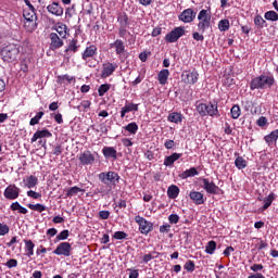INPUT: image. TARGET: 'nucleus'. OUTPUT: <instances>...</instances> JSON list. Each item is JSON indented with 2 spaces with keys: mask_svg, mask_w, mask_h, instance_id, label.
Listing matches in <instances>:
<instances>
[{
  "mask_svg": "<svg viewBox=\"0 0 278 278\" xmlns=\"http://www.w3.org/2000/svg\"><path fill=\"white\" fill-rule=\"evenodd\" d=\"M189 198L194 203V205H203V203H205V198L203 193L199 191H191Z\"/></svg>",
  "mask_w": 278,
  "mask_h": 278,
  "instance_id": "6ab92c4d",
  "label": "nucleus"
},
{
  "mask_svg": "<svg viewBox=\"0 0 278 278\" xmlns=\"http://www.w3.org/2000/svg\"><path fill=\"white\" fill-rule=\"evenodd\" d=\"M78 160L83 166H92V164H94L96 159L90 150H86L79 153Z\"/></svg>",
  "mask_w": 278,
  "mask_h": 278,
  "instance_id": "9d476101",
  "label": "nucleus"
},
{
  "mask_svg": "<svg viewBox=\"0 0 278 278\" xmlns=\"http://www.w3.org/2000/svg\"><path fill=\"white\" fill-rule=\"evenodd\" d=\"M27 207L29 210H33L34 212H39V213H42L47 210V206L38 203V204H27Z\"/></svg>",
  "mask_w": 278,
  "mask_h": 278,
  "instance_id": "79ce46f5",
  "label": "nucleus"
},
{
  "mask_svg": "<svg viewBox=\"0 0 278 278\" xmlns=\"http://www.w3.org/2000/svg\"><path fill=\"white\" fill-rule=\"evenodd\" d=\"M113 238L114 240H126L127 233L125 231H115Z\"/></svg>",
  "mask_w": 278,
  "mask_h": 278,
  "instance_id": "3c124183",
  "label": "nucleus"
},
{
  "mask_svg": "<svg viewBox=\"0 0 278 278\" xmlns=\"http://www.w3.org/2000/svg\"><path fill=\"white\" fill-rule=\"evenodd\" d=\"M72 81H75V77L71 75L59 76L60 84H72Z\"/></svg>",
  "mask_w": 278,
  "mask_h": 278,
  "instance_id": "a18cd8bd",
  "label": "nucleus"
},
{
  "mask_svg": "<svg viewBox=\"0 0 278 278\" xmlns=\"http://www.w3.org/2000/svg\"><path fill=\"white\" fill-rule=\"evenodd\" d=\"M192 38H193V40H197L198 42H203V40H205V37L202 34L197 33V31L192 34Z\"/></svg>",
  "mask_w": 278,
  "mask_h": 278,
  "instance_id": "13d9d810",
  "label": "nucleus"
},
{
  "mask_svg": "<svg viewBox=\"0 0 278 278\" xmlns=\"http://www.w3.org/2000/svg\"><path fill=\"white\" fill-rule=\"evenodd\" d=\"M51 136L53 135L47 129L37 130L30 139V142H36L37 140H40V138H51Z\"/></svg>",
  "mask_w": 278,
  "mask_h": 278,
  "instance_id": "4be33fe9",
  "label": "nucleus"
},
{
  "mask_svg": "<svg viewBox=\"0 0 278 278\" xmlns=\"http://www.w3.org/2000/svg\"><path fill=\"white\" fill-rule=\"evenodd\" d=\"M168 220H169L170 225H177V223H179V215L172 214L168 216Z\"/></svg>",
  "mask_w": 278,
  "mask_h": 278,
  "instance_id": "4d7b16f0",
  "label": "nucleus"
},
{
  "mask_svg": "<svg viewBox=\"0 0 278 278\" xmlns=\"http://www.w3.org/2000/svg\"><path fill=\"white\" fill-rule=\"evenodd\" d=\"M98 53V48L94 45H90L89 47H87L85 49V51L81 54V58L84 60V62H88V60H90V58H94Z\"/></svg>",
  "mask_w": 278,
  "mask_h": 278,
  "instance_id": "dca6fc26",
  "label": "nucleus"
},
{
  "mask_svg": "<svg viewBox=\"0 0 278 278\" xmlns=\"http://www.w3.org/2000/svg\"><path fill=\"white\" fill-rule=\"evenodd\" d=\"M231 118L237 119L240 118V114H242V111L240 110V105L235 104L230 110Z\"/></svg>",
  "mask_w": 278,
  "mask_h": 278,
  "instance_id": "4c0bfd02",
  "label": "nucleus"
},
{
  "mask_svg": "<svg viewBox=\"0 0 278 278\" xmlns=\"http://www.w3.org/2000/svg\"><path fill=\"white\" fill-rule=\"evenodd\" d=\"M54 255H63L64 257H71L73 253V245L70 242H61L53 251Z\"/></svg>",
  "mask_w": 278,
  "mask_h": 278,
  "instance_id": "1a4fd4ad",
  "label": "nucleus"
},
{
  "mask_svg": "<svg viewBox=\"0 0 278 278\" xmlns=\"http://www.w3.org/2000/svg\"><path fill=\"white\" fill-rule=\"evenodd\" d=\"M169 76H170V72L168 70H162L159 73L157 79L161 86H166V83L168 81Z\"/></svg>",
  "mask_w": 278,
  "mask_h": 278,
  "instance_id": "bb28decb",
  "label": "nucleus"
},
{
  "mask_svg": "<svg viewBox=\"0 0 278 278\" xmlns=\"http://www.w3.org/2000/svg\"><path fill=\"white\" fill-rule=\"evenodd\" d=\"M129 112H138V104L126 101L121 110V118H124Z\"/></svg>",
  "mask_w": 278,
  "mask_h": 278,
  "instance_id": "a211bd4d",
  "label": "nucleus"
},
{
  "mask_svg": "<svg viewBox=\"0 0 278 278\" xmlns=\"http://www.w3.org/2000/svg\"><path fill=\"white\" fill-rule=\"evenodd\" d=\"M117 22L119 23V27H129V16L126 13L119 14Z\"/></svg>",
  "mask_w": 278,
  "mask_h": 278,
  "instance_id": "72a5a7b5",
  "label": "nucleus"
},
{
  "mask_svg": "<svg viewBox=\"0 0 278 278\" xmlns=\"http://www.w3.org/2000/svg\"><path fill=\"white\" fill-rule=\"evenodd\" d=\"M271 86H275V77L266 74L253 78L250 83L251 90H266V88Z\"/></svg>",
  "mask_w": 278,
  "mask_h": 278,
  "instance_id": "f257e3e1",
  "label": "nucleus"
},
{
  "mask_svg": "<svg viewBox=\"0 0 278 278\" xmlns=\"http://www.w3.org/2000/svg\"><path fill=\"white\" fill-rule=\"evenodd\" d=\"M264 140L268 144V147H273V144H276L278 140V129L271 131L269 135H266L264 137Z\"/></svg>",
  "mask_w": 278,
  "mask_h": 278,
  "instance_id": "b1692460",
  "label": "nucleus"
},
{
  "mask_svg": "<svg viewBox=\"0 0 278 278\" xmlns=\"http://www.w3.org/2000/svg\"><path fill=\"white\" fill-rule=\"evenodd\" d=\"M202 188L207 192V194H218V186L216 184L210 181L207 178L202 179Z\"/></svg>",
  "mask_w": 278,
  "mask_h": 278,
  "instance_id": "2eb2a0df",
  "label": "nucleus"
},
{
  "mask_svg": "<svg viewBox=\"0 0 278 278\" xmlns=\"http://www.w3.org/2000/svg\"><path fill=\"white\" fill-rule=\"evenodd\" d=\"M10 233V226L0 223V236H8Z\"/></svg>",
  "mask_w": 278,
  "mask_h": 278,
  "instance_id": "603ef678",
  "label": "nucleus"
},
{
  "mask_svg": "<svg viewBox=\"0 0 278 278\" xmlns=\"http://www.w3.org/2000/svg\"><path fill=\"white\" fill-rule=\"evenodd\" d=\"M181 81L187 86H194L199 81V72L193 71H184L181 74Z\"/></svg>",
  "mask_w": 278,
  "mask_h": 278,
  "instance_id": "0eeeda50",
  "label": "nucleus"
},
{
  "mask_svg": "<svg viewBox=\"0 0 278 278\" xmlns=\"http://www.w3.org/2000/svg\"><path fill=\"white\" fill-rule=\"evenodd\" d=\"M47 10L50 14H53V16H62L64 14V8L60 5L58 2H52L47 7Z\"/></svg>",
  "mask_w": 278,
  "mask_h": 278,
  "instance_id": "f3484780",
  "label": "nucleus"
},
{
  "mask_svg": "<svg viewBox=\"0 0 278 278\" xmlns=\"http://www.w3.org/2000/svg\"><path fill=\"white\" fill-rule=\"evenodd\" d=\"M250 268H251V270H253V273H260V270L264 269V265H262V264H254Z\"/></svg>",
  "mask_w": 278,
  "mask_h": 278,
  "instance_id": "e2e57ef3",
  "label": "nucleus"
},
{
  "mask_svg": "<svg viewBox=\"0 0 278 278\" xmlns=\"http://www.w3.org/2000/svg\"><path fill=\"white\" fill-rule=\"evenodd\" d=\"M273 201H275V193H270L267 198H265L263 211L268 210L269 206L273 205Z\"/></svg>",
  "mask_w": 278,
  "mask_h": 278,
  "instance_id": "ea45409f",
  "label": "nucleus"
},
{
  "mask_svg": "<svg viewBox=\"0 0 278 278\" xmlns=\"http://www.w3.org/2000/svg\"><path fill=\"white\" fill-rule=\"evenodd\" d=\"M118 35L119 38H125L127 36V26H119Z\"/></svg>",
  "mask_w": 278,
  "mask_h": 278,
  "instance_id": "0e129e2a",
  "label": "nucleus"
},
{
  "mask_svg": "<svg viewBox=\"0 0 278 278\" xmlns=\"http://www.w3.org/2000/svg\"><path fill=\"white\" fill-rule=\"evenodd\" d=\"M179 157H181V153L177 152H174L169 156H165L164 166H173L177 162V160H179Z\"/></svg>",
  "mask_w": 278,
  "mask_h": 278,
  "instance_id": "a878e982",
  "label": "nucleus"
},
{
  "mask_svg": "<svg viewBox=\"0 0 278 278\" xmlns=\"http://www.w3.org/2000/svg\"><path fill=\"white\" fill-rule=\"evenodd\" d=\"M36 21L37 20L24 21L25 30L28 31L29 34H33V31H36L38 27V23Z\"/></svg>",
  "mask_w": 278,
  "mask_h": 278,
  "instance_id": "cd10ccee",
  "label": "nucleus"
},
{
  "mask_svg": "<svg viewBox=\"0 0 278 278\" xmlns=\"http://www.w3.org/2000/svg\"><path fill=\"white\" fill-rule=\"evenodd\" d=\"M62 151H63L62 146H56L53 149V155H56V156L62 155Z\"/></svg>",
  "mask_w": 278,
  "mask_h": 278,
  "instance_id": "774afa93",
  "label": "nucleus"
},
{
  "mask_svg": "<svg viewBox=\"0 0 278 278\" xmlns=\"http://www.w3.org/2000/svg\"><path fill=\"white\" fill-rule=\"evenodd\" d=\"M167 197H169V199H177L179 197V187L176 185L169 186L167 189Z\"/></svg>",
  "mask_w": 278,
  "mask_h": 278,
  "instance_id": "7c9ffc66",
  "label": "nucleus"
},
{
  "mask_svg": "<svg viewBox=\"0 0 278 278\" xmlns=\"http://www.w3.org/2000/svg\"><path fill=\"white\" fill-rule=\"evenodd\" d=\"M184 268L187 273H194V261H187L184 265Z\"/></svg>",
  "mask_w": 278,
  "mask_h": 278,
  "instance_id": "8fccbe9b",
  "label": "nucleus"
},
{
  "mask_svg": "<svg viewBox=\"0 0 278 278\" xmlns=\"http://www.w3.org/2000/svg\"><path fill=\"white\" fill-rule=\"evenodd\" d=\"M267 124L268 119L264 116L260 117L256 122V125H258V127H266Z\"/></svg>",
  "mask_w": 278,
  "mask_h": 278,
  "instance_id": "bf43d9fd",
  "label": "nucleus"
},
{
  "mask_svg": "<svg viewBox=\"0 0 278 278\" xmlns=\"http://www.w3.org/2000/svg\"><path fill=\"white\" fill-rule=\"evenodd\" d=\"M178 18L182 23H192L197 18V12L192 8L186 9L181 12Z\"/></svg>",
  "mask_w": 278,
  "mask_h": 278,
  "instance_id": "ddd939ff",
  "label": "nucleus"
},
{
  "mask_svg": "<svg viewBox=\"0 0 278 278\" xmlns=\"http://www.w3.org/2000/svg\"><path fill=\"white\" fill-rule=\"evenodd\" d=\"M27 197H29L30 199H42V194L34 190L27 191Z\"/></svg>",
  "mask_w": 278,
  "mask_h": 278,
  "instance_id": "6e6d98bb",
  "label": "nucleus"
},
{
  "mask_svg": "<svg viewBox=\"0 0 278 278\" xmlns=\"http://www.w3.org/2000/svg\"><path fill=\"white\" fill-rule=\"evenodd\" d=\"M64 47V40L60 38L55 33L50 34V50L58 51V49H62Z\"/></svg>",
  "mask_w": 278,
  "mask_h": 278,
  "instance_id": "4468645a",
  "label": "nucleus"
},
{
  "mask_svg": "<svg viewBox=\"0 0 278 278\" xmlns=\"http://www.w3.org/2000/svg\"><path fill=\"white\" fill-rule=\"evenodd\" d=\"M79 51V46H77V40H72L65 50V53H77Z\"/></svg>",
  "mask_w": 278,
  "mask_h": 278,
  "instance_id": "e433bc0d",
  "label": "nucleus"
},
{
  "mask_svg": "<svg viewBox=\"0 0 278 278\" xmlns=\"http://www.w3.org/2000/svg\"><path fill=\"white\" fill-rule=\"evenodd\" d=\"M23 16L24 21H38V16H36V11L34 10H24Z\"/></svg>",
  "mask_w": 278,
  "mask_h": 278,
  "instance_id": "473e14b6",
  "label": "nucleus"
},
{
  "mask_svg": "<svg viewBox=\"0 0 278 278\" xmlns=\"http://www.w3.org/2000/svg\"><path fill=\"white\" fill-rule=\"evenodd\" d=\"M79 192H84V189L79 187H72L67 190L66 197H75L76 194H79Z\"/></svg>",
  "mask_w": 278,
  "mask_h": 278,
  "instance_id": "49530a36",
  "label": "nucleus"
},
{
  "mask_svg": "<svg viewBox=\"0 0 278 278\" xmlns=\"http://www.w3.org/2000/svg\"><path fill=\"white\" fill-rule=\"evenodd\" d=\"M102 154L106 160H116L117 151L114 149V147H104L102 149Z\"/></svg>",
  "mask_w": 278,
  "mask_h": 278,
  "instance_id": "5701e85b",
  "label": "nucleus"
},
{
  "mask_svg": "<svg viewBox=\"0 0 278 278\" xmlns=\"http://www.w3.org/2000/svg\"><path fill=\"white\" fill-rule=\"evenodd\" d=\"M123 129H125V131H128L129 134H132V136H136V134H138V124H136V122H131L128 125L124 126Z\"/></svg>",
  "mask_w": 278,
  "mask_h": 278,
  "instance_id": "c9c22d12",
  "label": "nucleus"
},
{
  "mask_svg": "<svg viewBox=\"0 0 278 278\" xmlns=\"http://www.w3.org/2000/svg\"><path fill=\"white\" fill-rule=\"evenodd\" d=\"M198 31L205 34V30L212 26V9H202L198 13Z\"/></svg>",
  "mask_w": 278,
  "mask_h": 278,
  "instance_id": "7ed1b4c3",
  "label": "nucleus"
},
{
  "mask_svg": "<svg viewBox=\"0 0 278 278\" xmlns=\"http://www.w3.org/2000/svg\"><path fill=\"white\" fill-rule=\"evenodd\" d=\"M45 116V112L40 111L36 114L35 117H33L29 122L30 126L38 125L40 123V118Z\"/></svg>",
  "mask_w": 278,
  "mask_h": 278,
  "instance_id": "37998d69",
  "label": "nucleus"
},
{
  "mask_svg": "<svg viewBox=\"0 0 278 278\" xmlns=\"http://www.w3.org/2000/svg\"><path fill=\"white\" fill-rule=\"evenodd\" d=\"M110 88H112V85L110 84H103L99 87L98 92H99V97H104L105 92H108L110 90Z\"/></svg>",
  "mask_w": 278,
  "mask_h": 278,
  "instance_id": "de8ad7c7",
  "label": "nucleus"
},
{
  "mask_svg": "<svg viewBox=\"0 0 278 278\" xmlns=\"http://www.w3.org/2000/svg\"><path fill=\"white\" fill-rule=\"evenodd\" d=\"M214 251H216V241H208L205 247V253L214 255Z\"/></svg>",
  "mask_w": 278,
  "mask_h": 278,
  "instance_id": "a19ab883",
  "label": "nucleus"
},
{
  "mask_svg": "<svg viewBox=\"0 0 278 278\" xmlns=\"http://www.w3.org/2000/svg\"><path fill=\"white\" fill-rule=\"evenodd\" d=\"M70 236L68 230H62L58 236H56V240H67Z\"/></svg>",
  "mask_w": 278,
  "mask_h": 278,
  "instance_id": "5fc2aeb1",
  "label": "nucleus"
},
{
  "mask_svg": "<svg viewBox=\"0 0 278 278\" xmlns=\"http://www.w3.org/2000/svg\"><path fill=\"white\" fill-rule=\"evenodd\" d=\"M197 112L201 116H220L218 112V104L217 103H200L197 105Z\"/></svg>",
  "mask_w": 278,
  "mask_h": 278,
  "instance_id": "20e7f679",
  "label": "nucleus"
},
{
  "mask_svg": "<svg viewBox=\"0 0 278 278\" xmlns=\"http://www.w3.org/2000/svg\"><path fill=\"white\" fill-rule=\"evenodd\" d=\"M230 25H229V20H222L218 23V29L219 31H228Z\"/></svg>",
  "mask_w": 278,
  "mask_h": 278,
  "instance_id": "c03bdc74",
  "label": "nucleus"
},
{
  "mask_svg": "<svg viewBox=\"0 0 278 278\" xmlns=\"http://www.w3.org/2000/svg\"><path fill=\"white\" fill-rule=\"evenodd\" d=\"M21 53V48L16 43H9L1 49V58L3 62H8V64H12L18 60V55Z\"/></svg>",
  "mask_w": 278,
  "mask_h": 278,
  "instance_id": "f03ea898",
  "label": "nucleus"
},
{
  "mask_svg": "<svg viewBox=\"0 0 278 278\" xmlns=\"http://www.w3.org/2000/svg\"><path fill=\"white\" fill-rule=\"evenodd\" d=\"M140 273L138 269H129V278H138Z\"/></svg>",
  "mask_w": 278,
  "mask_h": 278,
  "instance_id": "338daca9",
  "label": "nucleus"
},
{
  "mask_svg": "<svg viewBox=\"0 0 278 278\" xmlns=\"http://www.w3.org/2000/svg\"><path fill=\"white\" fill-rule=\"evenodd\" d=\"M235 165L237 166V168H239V170H242L243 168H247V160H244V157L242 156H238L235 160Z\"/></svg>",
  "mask_w": 278,
  "mask_h": 278,
  "instance_id": "58836bf2",
  "label": "nucleus"
},
{
  "mask_svg": "<svg viewBox=\"0 0 278 278\" xmlns=\"http://www.w3.org/2000/svg\"><path fill=\"white\" fill-rule=\"evenodd\" d=\"M181 36H186V28L184 26H178L165 36V41L168 43L177 42Z\"/></svg>",
  "mask_w": 278,
  "mask_h": 278,
  "instance_id": "6e6552de",
  "label": "nucleus"
},
{
  "mask_svg": "<svg viewBox=\"0 0 278 278\" xmlns=\"http://www.w3.org/2000/svg\"><path fill=\"white\" fill-rule=\"evenodd\" d=\"M99 217L101 220H108V218H110V211H100Z\"/></svg>",
  "mask_w": 278,
  "mask_h": 278,
  "instance_id": "052dcab7",
  "label": "nucleus"
},
{
  "mask_svg": "<svg viewBox=\"0 0 278 278\" xmlns=\"http://www.w3.org/2000/svg\"><path fill=\"white\" fill-rule=\"evenodd\" d=\"M24 244L27 257H31L34 255V249L36 248V244H34V241L31 240H24Z\"/></svg>",
  "mask_w": 278,
  "mask_h": 278,
  "instance_id": "c756f323",
  "label": "nucleus"
},
{
  "mask_svg": "<svg viewBox=\"0 0 278 278\" xmlns=\"http://www.w3.org/2000/svg\"><path fill=\"white\" fill-rule=\"evenodd\" d=\"M164 147L165 149H175V140H166Z\"/></svg>",
  "mask_w": 278,
  "mask_h": 278,
  "instance_id": "69168bd1",
  "label": "nucleus"
},
{
  "mask_svg": "<svg viewBox=\"0 0 278 278\" xmlns=\"http://www.w3.org/2000/svg\"><path fill=\"white\" fill-rule=\"evenodd\" d=\"M24 181V188H36L38 186V177L30 175L23 179Z\"/></svg>",
  "mask_w": 278,
  "mask_h": 278,
  "instance_id": "412c9836",
  "label": "nucleus"
},
{
  "mask_svg": "<svg viewBox=\"0 0 278 278\" xmlns=\"http://www.w3.org/2000/svg\"><path fill=\"white\" fill-rule=\"evenodd\" d=\"M67 29H68V27L63 23H59L55 26V31H56V34H59V36H61V38H66Z\"/></svg>",
  "mask_w": 278,
  "mask_h": 278,
  "instance_id": "2f4dec72",
  "label": "nucleus"
},
{
  "mask_svg": "<svg viewBox=\"0 0 278 278\" xmlns=\"http://www.w3.org/2000/svg\"><path fill=\"white\" fill-rule=\"evenodd\" d=\"M118 68V64L105 62L102 64L101 77L108 79V77L114 75V72Z\"/></svg>",
  "mask_w": 278,
  "mask_h": 278,
  "instance_id": "f8f14e48",
  "label": "nucleus"
},
{
  "mask_svg": "<svg viewBox=\"0 0 278 278\" xmlns=\"http://www.w3.org/2000/svg\"><path fill=\"white\" fill-rule=\"evenodd\" d=\"M135 223L139 225V231L140 233H143V236H148V233H151V231H153V223L147 220L140 215L135 216Z\"/></svg>",
  "mask_w": 278,
  "mask_h": 278,
  "instance_id": "423d86ee",
  "label": "nucleus"
},
{
  "mask_svg": "<svg viewBox=\"0 0 278 278\" xmlns=\"http://www.w3.org/2000/svg\"><path fill=\"white\" fill-rule=\"evenodd\" d=\"M8 268H16L18 266V261L11 258L7 262Z\"/></svg>",
  "mask_w": 278,
  "mask_h": 278,
  "instance_id": "680f3d73",
  "label": "nucleus"
},
{
  "mask_svg": "<svg viewBox=\"0 0 278 278\" xmlns=\"http://www.w3.org/2000/svg\"><path fill=\"white\" fill-rule=\"evenodd\" d=\"M266 21H278V14L275 11H267L265 13Z\"/></svg>",
  "mask_w": 278,
  "mask_h": 278,
  "instance_id": "09e8293b",
  "label": "nucleus"
},
{
  "mask_svg": "<svg viewBox=\"0 0 278 278\" xmlns=\"http://www.w3.org/2000/svg\"><path fill=\"white\" fill-rule=\"evenodd\" d=\"M10 210H12V212H18L20 214H27L28 212L27 208L23 207L18 202H13Z\"/></svg>",
  "mask_w": 278,
  "mask_h": 278,
  "instance_id": "f704fd0d",
  "label": "nucleus"
},
{
  "mask_svg": "<svg viewBox=\"0 0 278 278\" xmlns=\"http://www.w3.org/2000/svg\"><path fill=\"white\" fill-rule=\"evenodd\" d=\"M111 49H115L116 55H123L125 53V42L117 39L115 42L111 43Z\"/></svg>",
  "mask_w": 278,
  "mask_h": 278,
  "instance_id": "aec40b11",
  "label": "nucleus"
},
{
  "mask_svg": "<svg viewBox=\"0 0 278 278\" xmlns=\"http://www.w3.org/2000/svg\"><path fill=\"white\" fill-rule=\"evenodd\" d=\"M167 121L169 123H175L176 125H179V123H182L184 121V115L179 112H173L169 113Z\"/></svg>",
  "mask_w": 278,
  "mask_h": 278,
  "instance_id": "393cba45",
  "label": "nucleus"
},
{
  "mask_svg": "<svg viewBox=\"0 0 278 278\" xmlns=\"http://www.w3.org/2000/svg\"><path fill=\"white\" fill-rule=\"evenodd\" d=\"M98 177L104 186H116L121 180V176L116 172H102Z\"/></svg>",
  "mask_w": 278,
  "mask_h": 278,
  "instance_id": "39448f33",
  "label": "nucleus"
},
{
  "mask_svg": "<svg viewBox=\"0 0 278 278\" xmlns=\"http://www.w3.org/2000/svg\"><path fill=\"white\" fill-rule=\"evenodd\" d=\"M264 23H266V21L264 20V17H262L261 15H256L254 18V25H256L257 27H264Z\"/></svg>",
  "mask_w": 278,
  "mask_h": 278,
  "instance_id": "864d4df0",
  "label": "nucleus"
},
{
  "mask_svg": "<svg viewBox=\"0 0 278 278\" xmlns=\"http://www.w3.org/2000/svg\"><path fill=\"white\" fill-rule=\"evenodd\" d=\"M20 194H21V189L16 187V185H9L3 192V195L9 201H15V199H18Z\"/></svg>",
  "mask_w": 278,
  "mask_h": 278,
  "instance_id": "9b49d317",
  "label": "nucleus"
},
{
  "mask_svg": "<svg viewBox=\"0 0 278 278\" xmlns=\"http://www.w3.org/2000/svg\"><path fill=\"white\" fill-rule=\"evenodd\" d=\"M199 175V170L195 167H191L181 174H179L180 179H188V177H197Z\"/></svg>",
  "mask_w": 278,
  "mask_h": 278,
  "instance_id": "c85d7f7f",
  "label": "nucleus"
}]
</instances>
